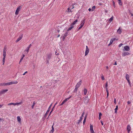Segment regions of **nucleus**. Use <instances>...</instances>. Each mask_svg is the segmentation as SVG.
<instances>
[{"instance_id":"nucleus-1","label":"nucleus","mask_w":133,"mask_h":133,"mask_svg":"<svg viewBox=\"0 0 133 133\" xmlns=\"http://www.w3.org/2000/svg\"><path fill=\"white\" fill-rule=\"evenodd\" d=\"M82 83V81L81 80L78 82L75 86V89L74 91V92H76L77 91L78 88L80 86Z\"/></svg>"},{"instance_id":"nucleus-2","label":"nucleus","mask_w":133,"mask_h":133,"mask_svg":"<svg viewBox=\"0 0 133 133\" xmlns=\"http://www.w3.org/2000/svg\"><path fill=\"white\" fill-rule=\"evenodd\" d=\"M85 22V19H83L82 21H81V23L80 24V26L78 28V30H79L81 28L83 27V26L84 25V24Z\"/></svg>"},{"instance_id":"nucleus-3","label":"nucleus","mask_w":133,"mask_h":133,"mask_svg":"<svg viewBox=\"0 0 133 133\" xmlns=\"http://www.w3.org/2000/svg\"><path fill=\"white\" fill-rule=\"evenodd\" d=\"M51 55L49 54L47 55V57L46 59V60L47 61V63H49V61L50 59L51 58Z\"/></svg>"},{"instance_id":"nucleus-4","label":"nucleus","mask_w":133,"mask_h":133,"mask_svg":"<svg viewBox=\"0 0 133 133\" xmlns=\"http://www.w3.org/2000/svg\"><path fill=\"white\" fill-rule=\"evenodd\" d=\"M52 105V104L51 103L48 109V110H47V111L46 112V113L45 114V115H44V117H46L47 115H48V114L50 110V108H51V107Z\"/></svg>"},{"instance_id":"nucleus-5","label":"nucleus","mask_w":133,"mask_h":133,"mask_svg":"<svg viewBox=\"0 0 133 133\" xmlns=\"http://www.w3.org/2000/svg\"><path fill=\"white\" fill-rule=\"evenodd\" d=\"M107 87H108V82H107L105 84V86H104V87L106 89V91L107 93V97H108V90L107 89Z\"/></svg>"},{"instance_id":"nucleus-6","label":"nucleus","mask_w":133,"mask_h":133,"mask_svg":"<svg viewBox=\"0 0 133 133\" xmlns=\"http://www.w3.org/2000/svg\"><path fill=\"white\" fill-rule=\"evenodd\" d=\"M84 103L86 104L88 103L89 101V99L88 98V97H86L84 99Z\"/></svg>"},{"instance_id":"nucleus-7","label":"nucleus","mask_w":133,"mask_h":133,"mask_svg":"<svg viewBox=\"0 0 133 133\" xmlns=\"http://www.w3.org/2000/svg\"><path fill=\"white\" fill-rule=\"evenodd\" d=\"M20 6H19L17 8L15 13L16 15H17L18 14L19 11H20Z\"/></svg>"},{"instance_id":"nucleus-8","label":"nucleus","mask_w":133,"mask_h":133,"mask_svg":"<svg viewBox=\"0 0 133 133\" xmlns=\"http://www.w3.org/2000/svg\"><path fill=\"white\" fill-rule=\"evenodd\" d=\"M124 50L128 51L130 50V48L129 46H125L124 47Z\"/></svg>"},{"instance_id":"nucleus-9","label":"nucleus","mask_w":133,"mask_h":133,"mask_svg":"<svg viewBox=\"0 0 133 133\" xmlns=\"http://www.w3.org/2000/svg\"><path fill=\"white\" fill-rule=\"evenodd\" d=\"M89 52V50L87 46H86V49L85 52V56L87 55Z\"/></svg>"},{"instance_id":"nucleus-10","label":"nucleus","mask_w":133,"mask_h":133,"mask_svg":"<svg viewBox=\"0 0 133 133\" xmlns=\"http://www.w3.org/2000/svg\"><path fill=\"white\" fill-rule=\"evenodd\" d=\"M74 8V6H73V7L72 8H69L66 11V12H72L73 11H71V10L72 9H73Z\"/></svg>"},{"instance_id":"nucleus-11","label":"nucleus","mask_w":133,"mask_h":133,"mask_svg":"<svg viewBox=\"0 0 133 133\" xmlns=\"http://www.w3.org/2000/svg\"><path fill=\"white\" fill-rule=\"evenodd\" d=\"M18 82L17 81L15 82H8L9 85L13 84H16Z\"/></svg>"},{"instance_id":"nucleus-12","label":"nucleus","mask_w":133,"mask_h":133,"mask_svg":"<svg viewBox=\"0 0 133 133\" xmlns=\"http://www.w3.org/2000/svg\"><path fill=\"white\" fill-rule=\"evenodd\" d=\"M30 48L27 47L25 50L24 51V54H27L29 52Z\"/></svg>"},{"instance_id":"nucleus-13","label":"nucleus","mask_w":133,"mask_h":133,"mask_svg":"<svg viewBox=\"0 0 133 133\" xmlns=\"http://www.w3.org/2000/svg\"><path fill=\"white\" fill-rule=\"evenodd\" d=\"M130 55V54L127 52H124L122 53V55L123 56H124L126 55Z\"/></svg>"},{"instance_id":"nucleus-14","label":"nucleus","mask_w":133,"mask_h":133,"mask_svg":"<svg viewBox=\"0 0 133 133\" xmlns=\"http://www.w3.org/2000/svg\"><path fill=\"white\" fill-rule=\"evenodd\" d=\"M6 50L5 48L4 49L3 51V57H6Z\"/></svg>"},{"instance_id":"nucleus-15","label":"nucleus","mask_w":133,"mask_h":133,"mask_svg":"<svg viewBox=\"0 0 133 133\" xmlns=\"http://www.w3.org/2000/svg\"><path fill=\"white\" fill-rule=\"evenodd\" d=\"M90 130L91 133H95L93 129V126L91 124L90 125Z\"/></svg>"},{"instance_id":"nucleus-16","label":"nucleus","mask_w":133,"mask_h":133,"mask_svg":"<svg viewBox=\"0 0 133 133\" xmlns=\"http://www.w3.org/2000/svg\"><path fill=\"white\" fill-rule=\"evenodd\" d=\"M127 129L128 132H129L131 130V127L130 125H128L127 127Z\"/></svg>"},{"instance_id":"nucleus-17","label":"nucleus","mask_w":133,"mask_h":133,"mask_svg":"<svg viewBox=\"0 0 133 133\" xmlns=\"http://www.w3.org/2000/svg\"><path fill=\"white\" fill-rule=\"evenodd\" d=\"M17 120L18 122L19 123H21V119L19 116H17Z\"/></svg>"},{"instance_id":"nucleus-18","label":"nucleus","mask_w":133,"mask_h":133,"mask_svg":"<svg viewBox=\"0 0 133 133\" xmlns=\"http://www.w3.org/2000/svg\"><path fill=\"white\" fill-rule=\"evenodd\" d=\"M115 38H113L112 39L110 40V43L109 44V46L111 45L112 44L113 42L115 40Z\"/></svg>"},{"instance_id":"nucleus-19","label":"nucleus","mask_w":133,"mask_h":133,"mask_svg":"<svg viewBox=\"0 0 133 133\" xmlns=\"http://www.w3.org/2000/svg\"><path fill=\"white\" fill-rule=\"evenodd\" d=\"M74 27V26L72 25V24H71L70 25V27H69V28L67 30V31H68L71 30L72 28H73Z\"/></svg>"},{"instance_id":"nucleus-20","label":"nucleus","mask_w":133,"mask_h":133,"mask_svg":"<svg viewBox=\"0 0 133 133\" xmlns=\"http://www.w3.org/2000/svg\"><path fill=\"white\" fill-rule=\"evenodd\" d=\"M22 36H21L19 37L17 39L16 41V42H17L20 41L21 40L22 38Z\"/></svg>"},{"instance_id":"nucleus-21","label":"nucleus","mask_w":133,"mask_h":133,"mask_svg":"<svg viewBox=\"0 0 133 133\" xmlns=\"http://www.w3.org/2000/svg\"><path fill=\"white\" fill-rule=\"evenodd\" d=\"M8 91V89L4 90L1 91V93L2 94H4Z\"/></svg>"},{"instance_id":"nucleus-22","label":"nucleus","mask_w":133,"mask_h":133,"mask_svg":"<svg viewBox=\"0 0 133 133\" xmlns=\"http://www.w3.org/2000/svg\"><path fill=\"white\" fill-rule=\"evenodd\" d=\"M0 85L2 86H5V85H9L8 83H3L0 84Z\"/></svg>"},{"instance_id":"nucleus-23","label":"nucleus","mask_w":133,"mask_h":133,"mask_svg":"<svg viewBox=\"0 0 133 133\" xmlns=\"http://www.w3.org/2000/svg\"><path fill=\"white\" fill-rule=\"evenodd\" d=\"M87 92V89L85 88H84L83 90L84 94V95H86Z\"/></svg>"},{"instance_id":"nucleus-24","label":"nucleus","mask_w":133,"mask_h":133,"mask_svg":"<svg viewBox=\"0 0 133 133\" xmlns=\"http://www.w3.org/2000/svg\"><path fill=\"white\" fill-rule=\"evenodd\" d=\"M125 77L126 79L127 80L129 79V76L128 74H126V75Z\"/></svg>"},{"instance_id":"nucleus-25","label":"nucleus","mask_w":133,"mask_h":133,"mask_svg":"<svg viewBox=\"0 0 133 133\" xmlns=\"http://www.w3.org/2000/svg\"><path fill=\"white\" fill-rule=\"evenodd\" d=\"M78 21L77 19H76L75 21H74L71 24L74 26V25L77 23Z\"/></svg>"},{"instance_id":"nucleus-26","label":"nucleus","mask_w":133,"mask_h":133,"mask_svg":"<svg viewBox=\"0 0 133 133\" xmlns=\"http://www.w3.org/2000/svg\"><path fill=\"white\" fill-rule=\"evenodd\" d=\"M114 19V17L112 16L109 20V22L110 23Z\"/></svg>"},{"instance_id":"nucleus-27","label":"nucleus","mask_w":133,"mask_h":133,"mask_svg":"<svg viewBox=\"0 0 133 133\" xmlns=\"http://www.w3.org/2000/svg\"><path fill=\"white\" fill-rule=\"evenodd\" d=\"M67 33H65V34H64V35L63 36V39H62L63 41H64V39H65V37L67 35Z\"/></svg>"},{"instance_id":"nucleus-28","label":"nucleus","mask_w":133,"mask_h":133,"mask_svg":"<svg viewBox=\"0 0 133 133\" xmlns=\"http://www.w3.org/2000/svg\"><path fill=\"white\" fill-rule=\"evenodd\" d=\"M6 57H3V58L2 62H3V65H4V64L5 61V58Z\"/></svg>"},{"instance_id":"nucleus-29","label":"nucleus","mask_w":133,"mask_h":133,"mask_svg":"<svg viewBox=\"0 0 133 133\" xmlns=\"http://www.w3.org/2000/svg\"><path fill=\"white\" fill-rule=\"evenodd\" d=\"M83 119V118H82V117H80V119L78 121L77 123L78 124H79L80 122H81L82 120Z\"/></svg>"},{"instance_id":"nucleus-30","label":"nucleus","mask_w":133,"mask_h":133,"mask_svg":"<svg viewBox=\"0 0 133 133\" xmlns=\"http://www.w3.org/2000/svg\"><path fill=\"white\" fill-rule=\"evenodd\" d=\"M25 57V55L24 54H23L22 55V57L21 59H20V61L19 63H20L22 61L23 59V58Z\"/></svg>"},{"instance_id":"nucleus-31","label":"nucleus","mask_w":133,"mask_h":133,"mask_svg":"<svg viewBox=\"0 0 133 133\" xmlns=\"http://www.w3.org/2000/svg\"><path fill=\"white\" fill-rule=\"evenodd\" d=\"M117 32L119 34H120L121 33L122 31L120 29V28H119V29L118 30Z\"/></svg>"},{"instance_id":"nucleus-32","label":"nucleus","mask_w":133,"mask_h":133,"mask_svg":"<svg viewBox=\"0 0 133 133\" xmlns=\"http://www.w3.org/2000/svg\"><path fill=\"white\" fill-rule=\"evenodd\" d=\"M16 105V103H11L8 104V105Z\"/></svg>"},{"instance_id":"nucleus-33","label":"nucleus","mask_w":133,"mask_h":133,"mask_svg":"<svg viewBox=\"0 0 133 133\" xmlns=\"http://www.w3.org/2000/svg\"><path fill=\"white\" fill-rule=\"evenodd\" d=\"M95 6H93L92 8L91 11H94L95 10Z\"/></svg>"},{"instance_id":"nucleus-34","label":"nucleus","mask_w":133,"mask_h":133,"mask_svg":"<svg viewBox=\"0 0 133 133\" xmlns=\"http://www.w3.org/2000/svg\"><path fill=\"white\" fill-rule=\"evenodd\" d=\"M79 94L78 95H77V96H78V97L79 98H80V99H82L81 98V95L80 94V92H79Z\"/></svg>"},{"instance_id":"nucleus-35","label":"nucleus","mask_w":133,"mask_h":133,"mask_svg":"<svg viewBox=\"0 0 133 133\" xmlns=\"http://www.w3.org/2000/svg\"><path fill=\"white\" fill-rule=\"evenodd\" d=\"M119 2L118 3L119 5H121L122 4V2L121 1V0H118Z\"/></svg>"},{"instance_id":"nucleus-36","label":"nucleus","mask_w":133,"mask_h":133,"mask_svg":"<svg viewBox=\"0 0 133 133\" xmlns=\"http://www.w3.org/2000/svg\"><path fill=\"white\" fill-rule=\"evenodd\" d=\"M68 99L67 98H66V99H65L63 101V102L64 103H65L67 101H68Z\"/></svg>"},{"instance_id":"nucleus-37","label":"nucleus","mask_w":133,"mask_h":133,"mask_svg":"<svg viewBox=\"0 0 133 133\" xmlns=\"http://www.w3.org/2000/svg\"><path fill=\"white\" fill-rule=\"evenodd\" d=\"M22 103V102H21L19 103H16V105H19L21 104Z\"/></svg>"},{"instance_id":"nucleus-38","label":"nucleus","mask_w":133,"mask_h":133,"mask_svg":"<svg viewBox=\"0 0 133 133\" xmlns=\"http://www.w3.org/2000/svg\"><path fill=\"white\" fill-rule=\"evenodd\" d=\"M22 103V102H21L19 103H16V105H19L21 104Z\"/></svg>"},{"instance_id":"nucleus-39","label":"nucleus","mask_w":133,"mask_h":133,"mask_svg":"<svg viewBox=\"0 0 133 133\" xmlns=\"http://www.w3.org/2000/svg\"><path fill=\"white\" fill-rule=\"evenodd\" d=\"M102 116V114L101 112L99 113V120L101 118V117Z\"/></svg>"},{"instance_id":"nucleus-40","label":"nucleus","mask_w":133,"mask_h":133,"mask_svg":"<svg viewBox=\"0 0 133 133\" xmlns=\"http://www.w3.org/2000/svg\"><path fill=\"white\" fill-rule=\"evenodd\" d=\"M54 131V129H52L50 131V133H53V132Z\"/></svg>"},{"instance_id":"nucleus-41","label":"nucleus","mask_w":133,"mask_h":133,"mask_svg":"<svg viewBox=\"0 0 133 133\" xmlns=\"http://www.w3.org/2000/svg\"><path fill=\"white\" fill-rule=\"evenodd\" d=\"M35 102H34L33 103V104L32 106V109L34 107V105H35Z\"/></svg>"},{"instance_id":"nucleus-42","label":"nucleus","mask_w":133,"mask_h":133,"mask_svg":"<svg viewBox=\"0 0 133 133\" xmlns=\"http://www.w3.org/2000/svg\"><path fill=\"white\" fill-rule=\"evenodd\" d=\"M127 81L128 83H129V84L130 85V86L131 85V84L130 83V81L129 79L128 80H127Z\"/></svg>"},{"instance_id":"nucleus-43","label":"nucleus","mask_w":133,"mask_h":133,"mask_svg":"<svg viewBox=\"0 0 133 133\" xmlns=\"http://www.w3.org/2000/svg\"><path fill=\"white\" fill-rule=\"evenodd\" d=\"M117 109H118L116 108H115V113H117Z\"/></svg>"},{"instance_id":"nucleus-44","label":"nucleus","mask_w":133,"mask_h":133,"mask_svg":"<svg viewBox=\"0 0 133 133\" xmlns=\"http://www.w3.org/2000/svg\"><path fill=\"white\" fill-rule=\"evenodd\" d=\"M84 114V112H83L82 115L80 117H82H82H83Z\"/></svg>"},{"instance_id":"nucleus-45","label":"nucleus","mask_w":133,"mask_h":133,"mask_svg":"<svg viewBox=\"0 0 133 133\" xmlns=\"http://www.w3.org/2000/svg\"><path fill=\"white\" fill-rule=\"evenodd\" d=\"M72 97V95H71L69 97H68V98H67V99H68V100H69V99H70V98H71Z\"/></svg>"},{"instance_id":"nucleus-46","label":"nucleus","mask_w":133,"mask_h":133,"mask_svg":"<svg viewBox=\"0 0 133 133\" xmlns=\"http://www.w3.org/2000/svg\"><path fill=\"white\" fill-rule=\"evenodd\" d=\"M101 78L103 80L104 79V77L103 76H101Z\"/></svg>"},{"instance_id":"nucleus-47","label":"nucleus","mask_w":133,"mask_h":133,"mask_svg":"<svg viewBox=\"0 0 133 133\" xmlns=\"http://www.w3.org/2000/svg\"><path fill=\"white\" fill-rule=\"evenodd\" d=\"M123 44L122 43H121L119 45V47H121L122 45H123Z\"/></svg>"},{"instance_id":"nucleus-48","label":"nucleus","mask_w":133,"mask_h":133,"mask_svg":"<svg viewBox=\"0 0 133 133\" xmlns=\"http://www.w3.org/2000/svg\"><path fill=\"white\" fill-rule=\"evenodd\" d=\"M86 120H84H84L83 122V124L84 125V124L85 123V122H86Z\"/></svg>"},{"instance_id":"nucleus-49","label":"nucleus","mask_w":133,"mask_h":133,"mask_svg":"<svg viewBox=\"0 0 133 133\" xmlns=\"http://www.w3.org/2000/svg\"><path fill=\"white\" fill-rule=\"evenodd\" d=\"M131 102L130 101H128L127 102V103L128 104H130Z\"/></svg>"},{"instance_id":"nucleus-50","label":"nucleus","mask_w":133,"mask_h":133,"mask_svg":"<svg viewBox=\"0 0 133 133\" xmlns=\"http://www.w3.org/2000/svg\"><path fill=\"white\" fill-rule=\"evenodd\" d=\"M27 72H28L27 71L25 72L23 74V75H25L26 73H27Z\"/></svg>"},{"instance_id":"nucleus-51","label":"nucleus","mask_w":133,"mask_h":133,"mask_svg":"<svg viewBox=\"0 0 133 133\" xmlns=\"http://www.w3.org/2000/svg\"><path fill=\"white\" fill-rule=\"evenodd\" d=\"M31 46V44H30L28 47L29 48H30Z\"/></svg>"},{"instance_id":"nucleus-52","label":"nucleus","mask_w":133,"mask_h":133,"mask_svg":"<svg viewBox=\"0 0 133 133\" xmlns=\"http://www.w3.org/2000/svg\"><path fill=\"white\" fill-rule=\"evenodd\" d=\"M88 11H90L91 10V9L90 8H89L88 9Z\"/></svg>"},{"instance_id":"nucleus-53","label":"nucleus","mask_w":133,"mask_h":133,"mask_svg":"<svg viewBox=\"0 0 133 133\" xmlns=\"http://www.w3.org/2000/svg\"><path fill=\"white\" fill-rule=\"evenodd\" d=\"M114 102L115 104L116 103V99L115 98L114 99Z\"/></svg>"},{"instance_id":"nucleus-54","label":"nucleus","mask_w":133,"mask_h":133,"mask_svg":"<svg viewBox=\"0 0 133 133\" xmlns=\"http://www.w3.org/2000/svg\"><path fill=\"white\" fill-rule=\"evenodd\" d=\"M87 116H85V118H84V120H86V119H87Z\"/></svg>"},{"instance_id":"nucleus-55","label":"nucleus","mask_w":133,"mask_h":133,"mask_svg":"<svg viewBox=\"0 0 133 133\" xmlns=\"http://www.w3.org/2000/svg\"><path fill=\"white\" fill-rule=\"evenodd\" d=\"M52 112V111H50V114H49V116H48V117H49V116L50 115V114H51Z\"/></svg>"},{"instance_id":"nucleus-56","label":"nucleus","mask_w":133,"mask_h":133,"mask_svg":"<svg viewBox=\"0 0 133 133\" xmlns=\"http://www.w3.org/2000/svg\"><path fill=\"white\" fill-rule=\"evenodd\" d=\"M64 103L63 102H62L61 104H60V105H63Z\"/></svg>"},{"instance_id":"nucleus-57","label":"nucleus","mask_w":133,"mask_h":133,"mask_svg":"<svg viewBox=\"0 0 133 133\" xmlns=\"http://www.w3.org/2000/svg\"><path fill=\"white\" fill-rule=\"evenodd\" d=\"M54 124H53V125L52 126V129H54V128L53 127Z\"/></svg>"},{"instance_id":"nucleus-58","label":"nucleus","mask_w":133,"mask_h":133,"mask_svg":"<svg viewBox=\"0 0 133 133\" xmlns=\"http://www.w3.org/2000/svg\"><path fill=\"white\" fill-rule=\"evenodd\" d=\"M3 106V105H0V108H1Z\"/></svg>"},{"instance_id":"nucleus-59","label":"nucleus","mask_w":133,"mask_h":133,"mask_svg":"<svg viewBox=\"0 0 133 133\" xmlns=\"http://www.w3.org/2000/svg\"><path fill=\"white\" fill-rule=\"evenodd\" d=\"M113 5L114 6H115V3H114V2L113 3Z\"/></svg>"},{"instance_id":"nucleus-60","label":"nucleus","mask_w":133,"mask_h":133,"mask_svg":"<svg viewBox=\"0 0 133 133\" xmlns=\"http://www.w3.org/2000/svg\"><path fill=\"white\" fill-rule=\"evenodd\" d=\"M54 107L52 108V109L51 110V111H52V112L53 111V109H54Z\"/></svg>"},{"instance_id":"nucleus-61","label":"nucleus","mask_w":133,"mask_h":133,"mask_svg":"<svg viewBox=\"0 0 133 133\" xmlns=\"http://www.w3.org/2000/svg\"><path fill=\"white\" fill-rule=\"evenodd\" d=\"M2 119L0 118V122H1L2 121Z\"/></svg>"},{"instance_id":"nucleus-62","label":"nucleus","mask_w":133,"mask_h":133,"mask_svg":"<svg viewBox=\"0 0 133 133\" xmlns=\"http://www.w3.org/2000/svg\"><path fill=\"white\" fill-rule=\"evenodd\" d=\"M101 124L102 125H103V123L101 121Z\"/></svg>"},{"instance_id":"nucleus-63","label":"nucleus","mask_w":133,"mask_h":133,"mask_svg":"<svg viewBox=\"0 0 133 133\" xmlns=\"http://www.w3.org/2000/svg\"><path fill=\"white\" fill-rule=\"evenodd\" d=\"M117 64V63L116 62H115L114 65H116Z\"/></svg>"},{"instance_id":"nucleus-64","label":"nucleus","mask_w":133,"mask_h":133,"mask_svg":"<svg viewBox=\"0 0 133 133\" xmlns=\"http://www.w3.org/2000/svg\"><path fill=\"white\" fill-rule=\"evenodd\" d=\"M60 35H58L57 36V37H59V36H60Z\"/></svg>"}]
</instances>
